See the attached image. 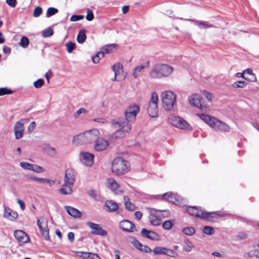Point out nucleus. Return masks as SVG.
Here are the masks:
<instances>
[{"mask_svg":"<svg viewBox=\"0 0 259 259\" xmlns=\"http://www.w3.org/2000/svg\"><path fill=\"white\" fill-rule=\"evenodd\" d=\"M130 170V164L127 160L121 157L114 159L112 162L111 171L115 175L120 176Z\"/></svg>","mask_w":259,"mask_h":259,"instance_id":"nucleus-1","label":"nucleus"},{"mask_svg":"<svg viewBox=\"0 0 259 259\" xmlns=\"http://www.w3.org/2000/svg\"><path fill=\"white\" fill-rule=\"evenodd\" d=\"M172 71V67L165 64H157L151 71L150 76L153 78H161L168 76Z\"/></svg>","mask_w":259,"mask_h":259,"instance_id":"nucleus-2","label":"nucleus"},{"mask_svg":"<svg viewBox=\"0 0 259 259\" xmlns=\"http://www.w3.org/2000/svg\"><path fill=\"white\" fill-rule=\"evenodd\" d=\"M112 125L115 127H120L112 135V138L115 139L122 138L125 137L126 133L130 132L132 128V125L127 122H122L121 121H115L113 120L111 121Z\"/></svg>","mask_w":259,"mask_h":259,"instance_id":"nucleus-3","label":"nucleus"},{"mask_svg":"<svg viewBox=\"0 0 259 259\" xmlns=\"http://www.w3.org/2000/svg\"><path fill=\"white\" fill-rule=\"evenodd\" d=\"M177 96L173 92L166 91L162 94V102L163 108L167 111L171 110L176 103Z\"/></svg>","mask_w":259,"mask_h":259,"instance_id":"nucleus-4","label":"nucleus"},{"mask_svg":"<svg viewBox=\"0 0 259 259\" xmlns=\"http://www.w3.org/2000/svg\"><path fill=\"white\" fill-rule=\"evenodd\" d=\"M158 98L157 93L155 92L152 93L147 108L148 114L151 117H155L158 115Z\"/></svg>","mask_w":259,"mask_h":259,"instance_id":"nucleus-5","label":"nucleus"},{"mask_svg":"<svg viewBox=\"0 0 259 259\" xmlns=\"http://www.w3.org/2000/svg\"><path fill=\"white\" fill-rule=\"evenodd\" d=\"M168 121L173 126L183 130H192L189 123L179 116L171 115L168 118Z\"/></svg>","mask_w":259,"mask_h":259,"instance_id":"nucleus-6","label":"nucleus"},{"mask_svg":"<svg viewBox=\"0 0 259 259\" xmlns=\"http://www.w3.org/2000/svg\"><path fill=\"white\" fill-rule=\"evenodd\" d=\"M140 111L139 106L135 104L128 106L124 112L126 121L123 122H133L136 119L137 114Z\"/></svg>","mask_w":259,"mask_h":259,"instance_id":"nucleus-7","label":"nucleus"},{"mask_svg":"<svg viewBox=\"0 0 259 259\" xmlns=\"http://www.w3.org/2000/svg\"><path fill=\"white\" fill-rule=\"evenodd\" d=\"M190 103L193 106L199 108L203 112H207L208 108L203 104V99L202 96L199 94H193L189 99Z\"/></svg>","mask_w":259,"mask_h":259,"instance_id":"nucleus-8","label":"nucleus"},{"mask_svg":"<svg viewBox=\"0 0 259 259\" xmlns=\"http://www.w3.org/2000/svg\"><path fill=\"white\" fill-rule=\"evenodd\" d=\"M75 181V172L72 169L66 170V195L71 194Z\"/></svg>","mask_w":259,"mask_h":259,"instance_id":"nucleus-9","label":"nucleus"},{"mask_svg":"<svg viewBox=\"0 0 259 259\" xmlns=\"http://www.w3.org/2000/svg\"><path fill=\"white\" fill-rule=\"evenodd\" d=\"M37 224L44 238L47 240H49V230L48 227V221L47 219L44 218L37 219Z\"/></svg>","mask_w":259,"mask_h":259,"instance_id":"nucleus-10","label":"nucleus"},{"mask_svg":"<svg viewBox=\"0 0 259 259\" xmlns=\"http://www.w3.org/2000/svg\"><path fill=\"white\" fill-rule=\"evenodd\" d=\"M28 121V119H22L15 123L14 127V131L16 139H20L23 137L24 132V124Z\"/></svg>","mask_w":259,"mask_h":259,"instance_id":"nucleus-11","label":"nucleus"},{"mask_svg":"<svg viewBox=\"0 0 259 259\" xmlns=\"http://www.w3.org/2000/svg\"><path fill=\"white\" fill-rule=\"evenodd\" d=\"M87 224L89 227L92 229L91 232L92 234L101 236H104L107 235V231L103 229L99 224L91 222H88Z\"/></svg>","mask_w":259,"mask_h":259,"instance_id":"nucleus-12","label":"nucleus"},{"mask_svg":"<svg viewBox=\"0 0 259 259\" xmlns=\"http://www.w3.org/2000/svg\"><path fill=\"white\" fill-rule=\"evenodd\" d=\"M106 186L116 194L122 192L120 185L113 178L107 179Z\"/></svg>","mask_w":259,"mask_h":259,"instance_id":"nucleus-13","label":"nucleus"},{"mask_svg":"<svg viewBox=\"0 0 259 259\" xmlns=\"http://www.w3.org/2000/svg\"><path fill=\"white\" fill-rule=\"evenodd\" d=\"M84 133L87 144L92 143L96 142L99 137V132L97 129H93Z\"/></svg>","mask_w":259,"mask_h":259,"instance_id":"nucleus-14","label":"nucleus"},{"mask_svg":"<svg viewBox=\"0 0 259 259\" xmlns=\"http://www.w3.org/2000/svg\"><path fill=\"white\" fill-rule=\"evenodd\" d=\"M14 236L20 245L27 243L30 240L29 236L22 230L15 231L14 232Z\"/></svg>","mask_w":259,"mask_h":259,"instance_id":"nucleus-15","label":"nucleus"},{"mask_svg":"<svg viewBox=\"0 0 259 259\" xmlns=\"http://www.w3.org/2000/svg\"><path fill=\"white\" fill-rule=\"evenodd\" d=\"M201 214L202 215H201V219L210 222H214L219 217H221L224 215V214L220 212H208L205 211H203V213Z\"/></svg>","mask_w":259,"mask_h":259,"instance_id":"nucleus-16","label":"nucleus"},{"mask_svg":"<svg viewBox=\"0 0 259 259\" xmlns=\"http://www.w3.org/2000/svg\"><path fill=\"white\" fill-rule=\"evenodd\" d=\"M108 146L109 143L108 141L99 137L96 141L94 148L97 151H102L106 150Z\"/></svg>","mask_w":259,"mask_h":259,"instance_id":"nucleus-17","label":"nucleus"},{"mask_svg":"<svg viewBox=\"0 0 259 259\" xmlns=\"http://www.w3.org/2000/svg\"><path fill=\"white\" fill-rule=\"evenodd\" d=\"M120 228L123 231L132 232L135 228V225L131 222L127 220H123L120 222Z\"/></svg>","mask_w":259,"mask_h":259,"instance_id":"nucleus-18","label":"nucleus"},{"mask_svg":"<svg viewBox=\"0 0 259 259\" xmlns=\"http://www.w3.org/2000/svg\"><path fill=\"white\" fill-rule=\"evenodd\" d=\"M141 233L143 236L152 240H158L159 239V236L156 233L145 228L142 229Z\"/></svg>","mask_w":259,"mask_h":259,"instance_id":"nucleus-19","label":"nucleus"},{"mask_svg":"<svg viewBox=\"0 0 259 259\" xmlns=\"http://www.w3.org/2000/svg\"><path fill=\"white\" fill-rule=\"evenodd\" d=\"M83 164L87 166H92L94 163V155L93 154L88 152L82 153L81 154Z\"/></svg>","mask_w":259,"mask_h":259,"instance_id":"nucleus-20","label":"nucleus"},{"mask_svg":"<svg viewBox=\"0 0 259 259\" xmlns=\"http://www.w3.org/2000/svg\"><path fill=\"white\" fill-rule=\"evenodd\" d=\"M187 211L192 216L198 217L201 219L203 210L196 206H188L187 207Z\"/></svg>","mask_w":259,"mask_h":259,"instance_id":"nucleus-21","label":"nucleus"},{"mask_svg":"<svg viewBox=\"0 0 259 259\" xmlns=\"http://www.w3.org/2000/svg\"><path fill=\"white\" fill-rule=\"evenodd\" d=\"M18 215L17 212L12 210L11 209L5 207L4 217L10 221H13L17 217Z\"/></svg>","mask_w":259,"mask_h":259,"instance_id":"nucleus-22","label":"nucleus"},{"mask_svg":"<svg viewBox=\"0 0 259 259\" xmlns=\"http://www.w3.org/2000/svg\"><path fill=\"white\" fill-rule=\"evenodd\" d=\"M241 77L249 81L254 82L256 80L255 74L252 72V70L250 68L247 69L242 72Z\"/></svg>","mask_w":259,"mask_h":259,"instance_id":"nucleus-23","label":"nucleus"},{"mask_svg":"<svg viewBox=\"0 0 259 259\" xmlns=\"http://www.w3.org/2000/svg\"><path fill=\"white\" fill-rule=\"evenodd\" d=\"M157 211L152 210L148 217L150 223L154 226H158L161 223V220L157 216Z\"/></svg>","mask_w":259,"mask_h":259,"instance_id":"nucleus-24","label":"nucleus"},{"mask_svg":"<svg viewBox=\"0 0 259 259\" xmlns=\"http://www.w3.org/2000/svg\"><path fill=\"white\" fill-rule=\"evenodd\" d=\"M72 142L76 146L87 144L84 133L79 134L73 137Z\"/></svg>","mask_w":259,"mask_h":259,"instance_id":"nucleus-25","label":"nucleus"},{"mask_svg":"<svg viewBox=\"0 0 259 259\" xmlns=\"http://www.w3.org/2000/svg\"><path fill=\"white\" fill-rule=\"evenodd\" d=\"M133 244L137 249L143 252L150 253L152 251L151 249L149 246L143 245L137 240L133 241Z\"/></svg>","mask_w":259,"mask_h":259,"instance_id":"nucleus-26","label":"nucleus"},{"mask_svg":"<svg viewBox=\"0 0 259 259\" xmlns=\"http://www.w3.org/2000/svg\"><path fill=\"white\" fill-rule=\"evenodd\" d=\"M29 179L32 181L48 184L50 186H52L55 182V181L50 180L45 178H39L35 176H31Z\"/></svg>","mask_w":259,"mask_h":259,"instance_id":"nucleus-27","label":"nucleus"},{"mask_svg":"<svg viewBox=\"0 0 259 259\" xmlns=\"http://www.w3.org/2000/svg\"><path fill=\"white\" fill-rule=\"evenodd\" d=\"M66 210L70 215L74 218H80L81 216V212L74 207L66 206Z\"/></svg>","mask_w":259,"mask_h":259,"instance_id":"nucleus-28","label":"nucleus"},{"mask_svg":"<svg viewBox=\"0 0 259 259\" xmlns=\"http://www.w3.org/2000/svg\"><path fill=\"white\" fill-rule=\"evenodd\" d=\"M78 255L84 259H101L98 254L91 252H78Z\"/></svg>","mask_w":259,"mask_h":259,"instance_id":"nucleus-29","label":"nucleus"},{"mask_svg":"<svg viewBox=\"0 0 259 259\" xmlns=\"http://www.w3.org/2000/svg\"><path fill=\"white\" fill-rule=\"evenodd\" d=\"M42 151L48 156L52 157H54L56 153L55 149L47 144H44Z\"/></svg>","mask_w":259,"mask_h":259,"instance_id":"nucleus-30","label":"nucleus"},{"mask_svg":"<svg viewBox=\"0 0 259 259\" xmlns=\"http://www.w3.org/2000/svg\"><path fill=\"white\" fill-rule=\"evenodd\" d=\"M105 205L108 208V210L110 212L115 211L118 208L117 204L112 200L106 201Z\"/></svg>","mask_w":259,"mask_h":259,"instance_id":"nucleus-31","label":"nucleus"},{"mask_svg":"<svg viewBox=\"0 0 259 259\" xmlns=\"http://www.w3.org/2000/svg\"><path fill=\"white\" fill-rule=\"evenodd\" d=\"M163 199L174 203L178 202L179 201L176 198L175 194L171 192H167L163 195Z\"/></svg>","mask_w":259,"mask_h":259,"instance_id":"nucleus-32","label":"nucleus"},{"mask_svg":"<svg viewBox=\"0 0 259 259\" xmlns=\"http://www.w3.org/2000/svg\"><path fill=\"white\" fill-rule=\"evenodd\" d=\"M149 65V61H147L144 64L141 65L140 66H137L134 69L133 75L134 76L135 78L137 77L138 73L140 72L142 69L144 68L148 67Z\"/></svg>","mask_w":259,"mask_h":259,"instance_id":"nucleus-33","label":"nucleus"},{"mask_svg":"<svg viewBox=\"0 0 259 259\" xmlns=\"http://www.w3.org/2000/svg\"><path fill=\"white\" fill-rule=\"evenodd\" d=\"M85 30L82 29L79 31L77 36V41L79 44L84 42L87 38V35L85 34Z\"/></svg>","mask_w":259,"mask_h":259,"instance_id":"nucleus-34","label":"nucleus"},{"mask_svg":"<svg viewBox=\"0 0 259 259\" xmlns=\"http://www.w3.org/2000/svg\"><path fill=\"white\" fill-rule=\"evenodd\" d=\"M197 116L200 117L201 119L203 120L205 122H206L208 125H210L211 122L213 121L212 119H214L213 117L210 116L203 114H199L197 113Z\"/></svg>","mask_w":259,"mask_h":259,"instance_id":"nucleus-35","label":"nucleus"},{"mask_svg":"<svg viewBox=\"0 0 259 259\" xmlns=\"http://www.w3.org/2000/svg\"><path fill=\"white\" fill-rule=\"evenodd\" d=\"M122 66L120 64H116L112 66V70L114 72V77L112 80H115L116 78V76L122 71Z\"/></svg>","mask_w":259,"mask_h":259,"instance_id":"nucleus-36","label":"nucleus"},{"mask_svg":"<svg viewBox=\"0 0 259 259\" xmlns=\"http://www.w3.org/2000/svg\"><path fill=\"white\" fill-rule=\"evenodd\" d=\"M124 200V205L126 209L130 211H133L135 209V206L131 202L128 201L129 198L128 197L124 196L123 197Z\"/></svg>","mask_w":259,"mask_h":259,"instance_id":"nucleus-37","label":"nucleus"},{"mask_svg":"<svg viewBox=\"0 0 259 259\" xmlns=\"http://www.w3.org/2000/svg\"><path fill=\"white\" fill-rule=\"evenodd\" d=\"M167 248L164 247H156L153 250L152 252L155 255L165 254Z\"/></svg>","mask_w":259,"mask_h":259,"instance_id":"nucleus-38","label":"nucleus"},{"mask_svg":"<svg viewBox=\"0 0 259 259\" xmlns=\"http://www.w3.org/2000/svg\"><path fill=\"white\" fill-rule=\"evenodd\" d=\"M219 128L218 131L219 132H228L230 130V127L226 123L223 122V121H221L220 123H219Z\"/></svg>","mask_w":259,"mask_h":259,"instance_id":"nucleus-39","label":"nucleus"},{"mask_svg":"<svg viewBox=\"0 0 259 259\" xmlns=\"http://www.w3.org/2000/svg\"><path fill=\"white\" fill-rule=\"evenodd\" d=\"M183 232L187 235H192L195 232L194 228L192 227H186L183 229Z\"/></svg>","mask_w":259,"mask_h":259,"instance_id":"nucleus-40","label":"nucleus"},{"mask_svg":"<svg viewBox=\"0 0 259 259\" xmlns=\"http://www.w3.org/2000/svg\"><path fill=\"white\" fill-rule=\"evenodd\" d=\"M246 84L247 83L245 81L239 80L234 82L232 84V87L234 88H243L246 87Z\"/></svg>","mask_w":259,"mask_h":259,"instance_id":"nucleus-41","label":"nucleus"},{"mask_svg":"<svg viewBox=\"0 0 259 259\" xmlns=\"http://www.w3.org/2000/svg\"><path fill=\"white\" fill-rule=\"evenodd\" d=\"M196 24L200 29H206L212 26L210 24H209L207 22L202 21H198Z\"/></svg>","mask_w":259,"mask_h":259,"instance_id":"nucleus-42","label":"nucleus"},{"mask_svg":"<svg viewBox=\"0 0 259 259\" xmlns=\"http://www.w3.org/2000/svg\"><path fill=\"white\" fill-rule=\"evenodd\" d=\"M33 164H31L26 162H21L20 163V166L25 170H31Z\"/></svg>","mask_w":259,"mask_h":259,"instance_id":"nucleus-43","label":"nucleus"},{"mask_svg":"<svg viewBox=\"0 0 259 259\" xmlns=\"http://www.w3.org/2000/svg\"><path fill=\"white\" fill-rule=\"evenodd\" d=\"M29 44V39L25 36H23L21 38L20 46L22 48H25L28 47Z\"/></svg>","mask_w":259,"mask_h":259,"instance_id":"nucleus-44","label":"nucleus"},{"mask_svg":"<svg viewBox=\"0 0 259 259\" xmlns=\"http://www.w3.org/2000/svg\"><path fill=\"white\" fill-rule=\"evenodd\" d=\"M53 34V30L50 27H49L42 31V35L44 37L51 36Z\"/></svg>","mask_w":259,"mask_h":259,"instance_id":"nucleus-45","label":"nucleus"},{"mask_svg":"<svg viewBox=\"0 0 259 259\" xmlns=\"http://www.w3.org/2000/svg\"><path fill=\"white\" fill-rule=\"evenodd\" d=\"M58 9L55 8H49L47 11L46 16L49 18L56 14L58 12Z\"/></svg>","mask_w":259,"mask_h":259,"instance_id":"nucleus-46","label":"nucleus"},{"mask_svg":"<svg viewBox=\"0 0 259 259\" xmlns=\"http://www.w3.org/2000/svg\"><path fill=\"white\" fill-rule=\"evenodd\" d=\"M66 47H67V52L70 53L75 49L76 45L74 42L70 41L66 43Z\"/></svg>","mask_w":259,"mask_h":259,"instance_id":"nucleus-47","label":"nucleus"},{"mask_svg":"<svg viewBox=\"0 0 259 259\" xmlns=\"http://www.w3.org/2000/svg\"><path fill=\"white\" fill-rule=\"evenodd\" d=\"M212 121L210 124V126L214 129L215 131H218L219 128V123L221 122V120H218L214 118L213 119H212Z\"/></svg>","mask_w":259,"mask_h":259,"instance_id":"nucleus-48","label":"nucleus"},{"mask_svg":"<svg viewBox=\"0 0 259 259\" xmlns=\"http://www.w3.org/2000/svg\"><path fill=\"white\" fill-rule=\"evenodd\" d=\"M31 170L36 173H41L45 171V169L37 164H33Z\"/></svg>","mask_w":259,"mask_h":259,"instance_id":"nucleus-49","label":"nucleus"},{"mask_svg":"<svg viewBox=\"0 0 259 259\" xmlns=\"http://www.w3.org/2000/svg\"><path fill=\"white\" fill-rule=\"evenodd\" d=\"M203 232L207 235H211L214 234V230L211 227L206 226L203 228Z\"/></svg>","mask_w":259,"mask_h":259,"instance_id":"nucleus-50","label":"nucleus"},{"mask_svg":"<svg viewBox=\"0 0 259 259\" xmlns=\"http://www.w3.org/2000/svg\"><path fill=\"white\" fill-rule=\"evenodd\" d=\"M42 8L40 7H36L33 11V16L34 17H39L41 14L42 13Z\"/></svg>","mask_w":259,"mask_h":259,"instance_id":"nucleus-51","label":"nucleus"},{"mask_svg":"<svg viewBox=\"0 0 259 259\" xmlns=\"http://www.w3.org/2000/svg\"><path fill=\"white\" fill-rule=\"evenodd\" d=\"M193 247V245L192 243L188 241L185 242V245L184 246L183 249L186 251L189 252L192 250Z\"/></svg>","mask_w":259,"mask_h":259,"instance_id":"nucleus-52","label":"nucleus"},{"mask_svg":"<svg viewBox=\"0 0 259 259\" xmlns=\"http://www.w3.org/2000/svg\"><path fill=\"white\" fill-rule=\"evenodd\" d=\"M166 255L172 257H176L178 256V253L172 249L167 248L166 251Z\"/></svg>","mask_w":259,"mask_h":259,"instance_id":"nucleus-53","label":"nucleus"},{"mask_svg":"<svg viewBox=\"0 0 259 259\" xmlns=\"http://www.w3.org/2000/svg\"><path fill=\"white\" fill-rule=\"evenodd\" d=\"M172 226V223L170 221H166L162 224L163 229L165 230H169Z\"/></svg>","mask_w":259,"mask_h":259,"instance_id":"nucleus-54","label":"nucleus"},{"mask_svg":"<svg viewBox=\"0 0 259 259\" xmlns=\"http://www.w3.org/2000/svg\"><path fill=\"white\" fill-rule=\"evenodd\" d=\"M113 47L111 45L106 46L102 49L103 53L108 54H110L112 52Z\"/></svg>","mask_w":259,"mask_h":259,"instance_id":"nucleus-55","label":"nucleus"},{"mask_svg":"<svg viewBox=\"0 0 259 259\" xmlns=\"http://www.w3.org/2000/svg\"><path fill=\"white\" fill-rule=\"evenodd\" d=\"M44 83V81L42 79H38L33 82V85L35 88L38 89L41 87Z\"/></svg>","mask_w":259,"mask_h":259,"instance_id":"nucleus-56","label":"nucleus"},{"mask_svg":"<svg viewBox=\"0 0 259 259\" xmlns=\"http://www.w3.org/2000/svg\"><path fill=\"white\" fill-rule=\"evenodd\" d=\"M12 93L11 90L8 89L6 88H0V96H3L5 95L10 94Z\"/></svg>","mask_w":259,"mask_h":259,"instance_id":"nucleus-57","label":"nucleus"},{"mask_svg":"<svg viewBox=\"0 0 259 259\" xmlns=\"http://www.w3.org/2000/svg\"><path fill=\"white\" fill-rule=\"evenodd\" d=\"M94 18V15L92 10H88L87 11V15L86 16V19L88 21H91Z\"/></svg>","mask_w":259,"mask_h":259,"instance_id":"nucleus-58","label":"nucleus"},{"mask_svg":"<svg viewBox=\"0 0 259 259\" xmlns=\"http://www.w3.org/2000/svg\"><path fill=\"white\" fill-rule=\"evenodd\" d=\"M84 18L83 15H72L70 18L71 21H76Z\"/></svg>","mask_w":259,"mask_h":259,"instance_id":"nucleus-59","label":"nucleus"},{"mask_svg":"<svg viewBox=\"0 0 259 259\" xmlns=\"http://www.w3.org/2000/svg\"><path fill=\"white\" fill-rule=\"evenodd\" d=\"M87 110L84 108H80L79 109H78L75 113H74V116L75 117H77L79 116V115L82 113H86Z\"/></svg>","mask_w":259,"mask_h":259,"instance_id":"nucleus-60","label":"nucleus"},{"mask_svg":"<svg viewBox=\"0 0 259 259\" xmlns=\"http://www.w3.org/2000/svg\"><path fill=\"white\" fill-rule=\"evenodd\" d=\"M36 126V123L35 121H32L30 123V124H29L28 127V131L29 133H31L32 132L34 128H35V127Z\"/></svg>","mask_w":259,"mask_h":259,"instance_id":"nucleus-61","label":"nucleus"},{"mask_svg":"<svg viewBox=\"0 0 259 259\" xmlns=\"http://www.w3.org/2000/svg\"><path fill=\"white\" fill-rule=\"evenodd\" d=\"M6 3L11 7L14 8L16 6V0H6Z\"/></svg>","mask_w":259,"mask_h":259,"instance_id":"nucleus-62","label":"nucleus"},{"mask_svg":"<svg viewBox=\"0 0 259 259\" xmlns=\"http://www.w3.org/2000/svg\"><path fill=\"white\" fill-rule=\"evenodd\" d=\"M94 121L98 122L101 123H105L107 122L106 119L104 118H97L93 120Z\"/></svg>","mask_w":259,"mask_h":259,"instance_id":"nucleus-63","label":"nucleus"},{"mask_svg":"<svg viewBox=\"0 0 259 259\" xmlns=\"http://www.w3.org/2000/svg\"><path fill=\"white\" fill-rule=\"evenodd\" d=\"M135 216L138 221H140L142 218L143 213L141 211H137L135 212Z\"/></svg>","mask_w":259,"mask_h":259,"instance_id":"nucleus-64","label":"nucleus"}]
</instances>
